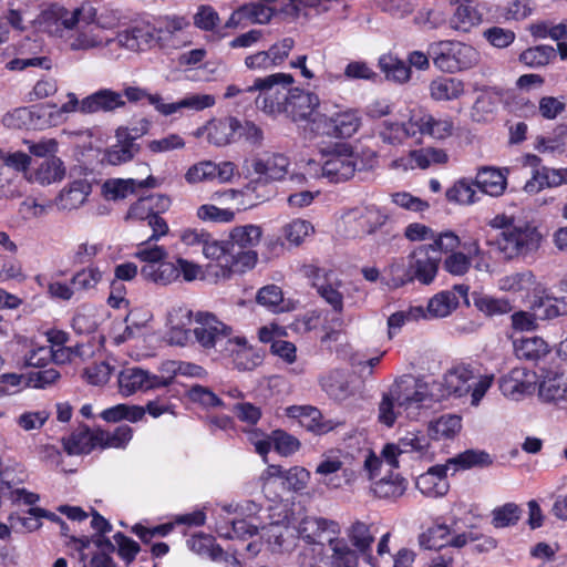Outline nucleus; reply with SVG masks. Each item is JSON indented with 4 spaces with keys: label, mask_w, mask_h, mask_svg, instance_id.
<instances>
[{
    "label": "nucleus",
    "mask_w": 567,
    "mask_h": 567,
    "mask_svg": "<svg viewBox=\"0 0 567 567\" xmlns=\"http://www.w3.org/2000/svg\"><path fill=\"white\" fill-rule=\"evenodd\" d=\"M293 83L289 73H271L265 79H257L254 87L262 94V109L269 114L285 112L305 133L315 135V122L321 120L323 107L318 95L299 87L288 89Z\"/></svg>",
    "instance_id": "nucleus-1"
},
{
    "label": "nucleus",
    "mask_w": 567,
    "mask_h": 567,
    "mask_svg": "<svg viewBox=\"0 0 567 567\" xmlns=\"http://www.w3.org/2000/svg\"><path fill=\"white\" fill-rule=\"evenodd\" d=\"M416 386L409 390L411 395L417 396L414 403L425 401L430 409L432 403L440 402L451 395L462 398L471 394V404L477 406L492 386L494 377L492 374H476L467 365H457L449 370L442 380L426 382L416 379Z\"/></svg>",
    "instance_id": "nucleus-2"
},
{
    "label": "nucleus",
    "mask_w": 567,
    "mask_h": 567,
    "mask_svg": "<svg viewBox=\"0 0 567 567\" xmlns=\"http://www.w3.org/2000/svg\"><path fill=\"white\" fill-rule=\"evenodd\" d=\"M488 226L494 234L488 244L506 259H515L535 252L542 243V234L533 224L506 214L494 216Z\"/></svg>",
    "instance_id": "nucleus-3"
},
{
    "label": "nucleus",
    "mask_w": 567,
    "mask_h": 567,
    "mask_svg": "<svg viewBox=\"0 0 567 567\" xmlns=\"http://www.w3.org/2000/svg\"><path fill=\"white\" fill-rule=\"evenodd\" d=\"M441 255L435 245H420L405 259L394 260L388 267L392 286L401 287L413 281L431 285L439 272Z\"/></svg>",
    "instance_id": "nucleus-4"
},
{
    "label": "nucleus",
    "mask_w": 567,
    "mask_h": 567,
    "mask_svg": "<svg viewBox=\"0 0 567 567\" xmlns=\"http://www.w3.org/2000/svg\"><path fill=\"white\" fill-rule=\"evenodd\" d=\"M416 383V379L403 377L395 381L388 393H383L378 409V420L381 424L391 427L401 412H405L410 419H417L422 410L429 409L425 401L414 403L417 396L411 395L409 390L414 389Z\"/></svg>",
    "instance_id": "nucleus-5"
},
{
    "label": "nucleus",
    "mask_w": 567,
    "mask_h": 567,
    "mask_svg": "<svg viewBox=\"0 0 567 567\" xmlns=\"http://www.w3.org/2000/svg\"><path fill=\"white\" fill-rule=\"evenodd\" d=\"M202 251L207 259L217 261L220 271L216 276L228 278L233 272H244L257 262L256 251H237L228 241H218L212 237L203 245Z\"/></svg>",
    "instance_id": "nucleus-6"
},
{
    "label": "nucleus",
    "mask_w": 567,
    "mask_h": 567,
    "mask_svg": "<svg viewBox=\"0 0 567 567\" xmlns=\"http://www.w3.org/2000/svg\"><path fill=\"white\" fill-rule=\"evenodd\" d=\"M430 442L421 432L410 431L394 443H386L382 450V458L391 467H400L412 461H419L427 456Z\"/></svg>",
    "instance_id": "nucleus-7"
},
{
    "label": "nucleus",
    "mask_w": 567,
    "mask_h": 567,
    "mask_svg": "<svg viewBox=\"0 0 567 567\" xmlns=\"http://www.w3.org/2000/svg\"><path fill=\"white\" fill-rule=\"evenodd\" d=\"M313 124L316 136L346 138L357 133L361 125V117L357 110L341 109L339 106L329 109L326 105L321 120Z\"/></svg>",
    "instance_id": "nucleus-8"
},
{
    "label": "nucleus",
    "mask_w": 567,
    "mask_h": 567,
    "mask_svg": "<svg viewBox=\"0 0 567 567\" xmlns=\"http://www.w3.org/2000/svg\"><path fill=\"white\" fill-rule=\"evenodd\" d=\"M196 327L193 334L198 344L206 351L214 350L219 354L234 337V329L220 321L214 313L199 311L195 315Z\"/></svg>",
    "instance_id": "nucleus-9"
},
{
    "label": "nucleus",
    "mask_w": 567,
    "mask_h": 567,
    "mask_svg": "<svg viewBox=\"0 0 567 567\" xmlns=\"http://www.w3.org/2000/svg\"><path fill=\"white\" fill-rule=\"evenodd\" d=\"M323 156L322 177L331 183H342L352 178L360 163L359 155L349 144H337Z\"/></svg>",
    "instance_id": "nucleus-10"
},
{
    "label": "nucleus",
    "mask_w": 567,
    "mask_h": 567,
    "mask_svg": "<svg viewBox=\"0 0 567 567\" xmlns=\"http://www.w3.org/2000/svg\"><path fill=\"white\" fill-rule=\"evenodd\" d=\"M389 219V215L377 205L354 207L342 215L349 237L374 234Z\"/></svg>",
    "instance_id": "nucleus-11"
},
{
    "label": "nucleus",
    "mask_w": 567,
    "mask_h": 567,
    "mask_svg": "<svg viewBox=\"0 0 567 567\" xmlns=\"http://www.w3.org/2000/svg\"><path fill=\"white\" fill-rule=\"evenodd\" d=\"M172 381L173 375H157L141 368L132 367L121 371L118 375V388L123 395L128 396L137 391H148L168 386Z\"/></svg>",
    "instance_id": "nucleus-12"
},
{
    "label": "nucleus",
    "mask_w": 567,
    "mask_h": 567,
    "mask_svg": "<svg viewBox=\"0 0 567 567\" xmlns=\"http://www.w3.org/2000/svg\"><path fill=\"white\" fill-rule=\"evenodd\" d=\"M303 274L312 282L319 296L329 303L337 312L343 309V296L339 291L340 281L336 278L333 271L319 268L313 265L303 267Z\"/></svg>",
    "instance_id": "nucleus-13"
},
{
    "label": "nucleus",
    "mask_w": 567,
    "mask_h": 567,
    "mask_svg": "<svg viewBox=\"0 0 567 567\" xmlns=\"http://www.w3.org/2000/svg\"><path fill=\"white\" fill-rule=\"evenodd\" d=\"M220 355L238 371H252L262 362L261 353L243 334H234Z\"/></svg>",
    "instance_id": "nucleus-14"
},
{
    "label": "nucleus",
    "mask_w": 567,
    "mask_h": 567,
    "mask_svg": "<svg viewBox=\"0 0 567 567\" xmlns=\"http://www.w3.org/2000/svg\"><path fill=\"white\" fill-rule=\"evenodd\" d=\"M290 159L280 153L266 154L262 157L255 158L252 169L259 176L258 179L251 181L246 190H256L257 185L264 182H278L285 178L289 173Z\"/></svg>",
    "instance_id": "nucleus-15"
},
{
    "label": "nucleus",
    "mask_w": 567,
    "mask_h": 567,
    "mask_svg": "<svg viewBox=\"0 0 567 567\" xmlns=\"http://www.w3.org/2000/svg\"><path fill=\"white\" fill-rule=\"evenodd\" d=\"M412 125L416 126V136H430L445 140L454 133L455 125L451 116H434L423 109L412 110Z\"/></svg>",
    "instance_id": "nucleus-16"
},
{
    "label": "nucleus",
    "mask_w": 567,
    "mask_h": 567,
    "mask_svg": "<svg viewBox=\"0 0 567 567\" xmlns=\"http://www.w3.org/2000/svg\"><path fill=\"white\" fill-rule=\"evenodd\" d=\"M234 174L235 165L231 162L215 163L212 161H200L188 167L184 178L189 185L216 179L219 183H228Z\"/></svg>",
    "instance_id": "nucleus-17"
},
{
    "label": "nucleus",
    "mask_w": 567,
    "mask_h": 567,
    "mask_svg": "<svg viewBox=\"0 0 567 567\" xmlns=\"http://www.w3.org/2000/svg\"><path fill=\"white\" fill-rule=\"evenodd\" d=\"M537 375L526 368H514L499 380V390L506 398L519 401L535 391Z\"/></svg>",
    "instance_id": "nucleus-18"
},
{
    "label": "nucleus",
    "mask_w": 567,
    "mask_h": 567,
    "mask_svg": "<svg viewBox=\"0 0 567 567\" xmlns=\"http://www.w3.org/2000/svg\"><path fill=\"white\" fill-rule=\"evenodd\" d=\"M430 55L433 59V64L441 71H451L457 65V71H464L472 66V63L477 59V52L471 45L463 43L452 44L447 52H436L434 47H431Z\"/></svg>",
    "instance_id": "nucleus-19"
},
{
    "label": "nucleus",
    "mask_w": 567,
    "mask_h": 567,
    "mask_svg": "<svg viewBox=\"0 0 567 567\" xmlns=\"http://www.w3.org/2000/svg\"><path fill=\"white\" fill-rule=\"evenodd\" d=\"M286 414L289 417L298 419L303 427L319 435L326 434L340 425V422L326 419L317 408L311 405H290L286 408Z\"/></svg>",
    "instance_id": "nucleus-20"
},
{
    "label": "nucleus",
    "mask_w": 567,
    "mask_h": 567,
    "mask_svg": "<svg viewBox=\"0 0 567 567\" xmlns=\"http://www.w3.org/2000/svg\"><path fill=\"white\" fill-rule=\"evenodd\" d=\"M161 33L162 30L148 23H143L120 32L116 41L120 47L138 51L156 45L161 40Z\"/></svg>",
    "instance_id": "nucleus-21"
},
{
    "label": "nucleus",
    "mask_w": 567,
    "mask_h": 567,
    "mask_svg": "<svg viewBox=\"0 0 567 567\" xmlns=\"http://www.w3.org/2000/svg\"><path fill=\"white\" fill-rule=\"evenodd\" d=\"M341 532L340 525L333 519L318 516H306L298 525V534L309 544L319 543L322 538L338 536Z\"/></svg>",
    "instance_id": "nucleus-22"
},
{
    "label": "nucleus",
    "mask_w": 567,
    "mask_h": 567,
    "mask_svg": "<svg viewBox=\"0 0 567 567\" xmlns=\"http://www.w3.org/2000/svg\"><path fill=\"white\" fill-rule=\"evenodd\" d=\"M150 104L164 116L172 115L183 109L203 111L215 104V97L210 94H192L174 103H164L162 96L150 97Z\"/></svg>",
    "instance_id": "nucleus-23"
},
{
    "label": "nucleus",
    "mask_w": 567,
    "mask_h": 567,
    "mask_svg": "<svg viewBox=\"0 0 567 567\" xmlns=\"http://www.w3.org/2000/svg\"><path fill=\"white\" fill-rule=\"evenodd\" d=\"M115 137L116 143L105 151L104 159L111 165L132 161L140 152V146L135 143L136 136H133L127 127H118Z\"/></svg>",
    "instance_id": "nucleus-24"
},
{
    "label": "nucleus",
    "mask_w": 567,
    "mask_h": 567,
    "mask_svg": "<svg viewBox=\"0 0 567 567\" xmlns=\"http://www.w3.org/2000/svg\"><path fill=\"white\" fill-rule=\"evenodd\" d=\"M295 41L285 38L270 47L268 51H261L246 58V65L249 69H269L280 66L292 50Z\"/></svg>",
    "instance_id": "nucleus-25"
},
{
    "label": "nucleus",
    "mask_w": 567,
    "mask_h": 567,
    "mask_svg": "<svg viewBox=\"0 0 567 567\" xmlns=\"http://www.w3.org/2000/svg\"><path fill=\"white\" fill-rule=\"evenodd\" d=\"M91 192L92 186L86 179H76L59 192L53 204L63 212L79 209L86 202Z\"/></svg>",
    "instance_id": "nucleus-26"
},
{
    "label": "nucleus",
    "mask_w": 567,
    "mask_h": 567,
    "mask_svg": "<svg viewBox=\"0 0 567 567\" xmlns=\"http://www.w3.org/2000/svg\"><path fill=\"white\" fill-rule=\"evenodd\" d=\"M157 186V179L152 175L142 181L134 178H113L107 179L103 184L102 193L106 199L117 200L134 194L137 188H155Z\"/></svg>",
    "instance_id": "nucleus-27"
},
{
    "label": "nucleus",
    "mask_w": 567,
    "mask_h": 567,
    "mask_svg": "<svg viewBox=\"0 0 567 567\" xmlns=\"http://www.w3.org/2000/svg\"><path fill=\"white\" fill-rule=\"evenodd\" d=\"M449 465H435L416 478V488L425 496L439 497L449 491L446 473Z\"/></svg>",
    "instance_id": "nucleus-28"
},
{
    "label": "nucleus",
    "mask_w": 567,
    "mask_h": 567,
    "mask_svg": "<svg viewBox=\"0 0 567 567\" xmlns=\"http://www.w3.org/2000/svg\"><path fill=\"white\" fill-rule=\"evenodd\" d=\"M324 564L329 567H358L359 553L344 538L329 537Z\"/></svg>",
    "instance_id": "nucleus-29"
},
{
    "label": "nucleus",
    "mask_w": 567,
    "mask_h": 567,
    "mask_svg": "<svg viewBox=\"0 0 567 567\" xmlns=\"http://www.w3.org/2000/svg\"><path fill=\"white\" fill-rule=\"evenodd\" d=\"M430 53L426 54L422 51H413L408 56L409 65L405 61L399 59L392 53H386L380 56L379 68L381 71H410L411 68L417 70H426L430 66Z\"/></svg>",
    "instance_id": "nucleus-30"
},
{
    "label": "nucleus",
    "mask_w": 567,
    "mask_h": 567,
    "mask_svg": "<svg viewBox=\"0 0 567 567\" xmlns=\"http://www.w3.org/2000/svg\"><path fill=\"white\" fill-rule=\"evenodd\" d=\"M536 277L530 270L508 274L497 281L499 290L522 296H528L536 289Z\"/></svg>",
    "instance_id": "nucleus-31"
},
{
    "label": "nucleus",
    "mask_w": 567,
    "mask_h": 567,
    "mask_svg": "<svg viewBox=\"0 0 567 567\" xmlns=\"http://www.w3.org/2000/svg\"><path fill=\"white\" fill-rule=\"evenodd\" d=\"M537 320H553L567 315V300L550 295L535 297L530 306Z\"/></svg>",
    "instance_id": "nucleus-32"
},
{
    "label": "nucleus",
    "mask_w": 567,
    "mask_h": 567,
    "mask_svg": "<svg viewBox=\"0 0 567 567\" xmlns=\"http://www.w3.org/2000/svg\"><path fill=\"white\" fill-rule=\"evenodd\" d=\"M99 430L91 431L81 427L64 440V449L71 455L89 454L95 447H100Z\"/></svg>",
    "instance_id": "nucleus-33"
},
{
    "label": "nucleus",
    "mask_w": 567,
    "mask_h": 567,
    "mask_svg": "<svg viewBox=\"0 0 567 567\" xmlns=\"http://www.w3.org/2000/svg\"><path fill=\"white\" fill-rule=\"evenodd\" d=\"M124 105L121 94L110 90H101L83 99L80 105L82 113L112 111Z\"/></svg>",
    "instance_id": "nucleus-34"
},
{
    "label": "nucleus",
    "mask_w": 567,
    "mask_h": 567,
    "mask_svg": "<svg viewBox=\"0 0 567 567\" xmlns=\"http://www.w3.org/2000/svg\"><path fill=\"white\" fill-rule=\"evenodd\" d=\"M506 176L501 169L482 167L475 177V186L489 196H501L506 188Z\"/></svg>",
    "instance_id": "nucleus-35"
},
{
    "label": "nucleus",
    "mask_w": 567,
    "mask_h": 567,
    "mask_svg": "<svg viewBox=\"0 0 567 567\" xmlns=\"http://www.w3.org/2000/svg\"><path fill=\"white\" fill-rule=\"evenodd\" d=\"M262 230L257 225H244L235 227L229 235V246L237 251H255L254 248L261 239Z\"/></svg>",
    "instance_id": "nucleus-36"
},
{
    "label": "nucleus",
    "mask_w": 567,
    "mask_h": 567,
    "mask_svg": "<svg viewBox=\"0 0 567 567\" xmlns=\"http://www.w3.org/2000/svg\"><path fill=\"white\" fill-rule=\"evenodd\" d=\"M371 526L357 520L347 530V536L351 544L355 547V550L365 556L367 561L375 567L373 558L370 555L371 546L374 542V535L371 532Z\"/></svg>",
    "instance_id": "nucleus-37"
},
{
    "label": "nucleus",
    "mask_w": 567,
    "mask_h": 567,
    "mask_svg": "<svg viewBox=\"0 0 567 567\" xmlns=\"http://www.w3.org/2000/svg\"><path fill=\"white\" fill-rule=\"evenodd\" d=\"M274 12L275 9L268 4L260 2L247 3L233 12L227 24H237L245 20L254 23H267L270 21Z\"/></svg>",
    "instance_id": "nucleus-38"
},
{
    "label": "nucleus",
    "mask_w": 567,
    "mask_h": 567,
    "mask_svg": "<svg viewBox=\"0 0 567 567\" xmlns=\"http://www.w3.org/2000/svg\"><path fill=\"white\" fill-rule=\"evenodd\" d=\"M322 390L333 400L343 401L352 394L348 374L342 370H333L320 379Z\"/></svg>",
    "instance_id": "nucleus-39"
},
{
    "label": "nucleus",
    "mask_w": 567,
    "mask_h": 567,
    "mask_svg": "<svg viewBox=\"0 0 567 567\" xmlns=\"http://www.w3.org/2000/svg\"><path fill=\"white\" fill-rule=\"evenodd\" d=\"M238 128V120L234 117L210 121L206 126L207 141L216 146L230 143Z\"/></svg>",
    "instance_id": "nucleus-40"
},
{
    "label": "nucleus",
    "mask_w": 567,
    "mask_h": 567,
    "mask_svg": "<svg viewBox=\"0 0 567 567\" xmlns=\"http://www.w3.org/2000/svg\"><path fill=\"white\" fill-rule=\"evenodd\" d=\"M141 276L148 281L166 286L179 278L178 267L171 261L144 265L141 268Z\"/></svg>",
    "instance_id": "nucleus-41"
},
{
    "label": "nucleus",
    "mask_w": 567,
    "mask_h": 567,
    "mask_svg": "<svg viewBox=\"0 0 567 567\" xmlns=\"http://www.w3.org/2000/svg\"><path fill=\"white\" fill-rule=\"evenodd\" d=\"M481 21L482 13L480 12L475 1L464 0L456 7L455 12L451 19V24L456 30L467 32L473 27L480 24Z\"/></svg>",
    "instance_id": "nucleus-42"
},
{
    "label": "nucleus",
    "mask_w": 567,
    "mask_h": 567,
    "mask_svg": "<svg viewBox=\"0 0 567 567\" xmlns=\"http://www.w3.org/2000/svg\"><path fill=\"white\" fill-rule=\"evenodd\" d=\"M408 487V482L400 474H390L375 481L371 491L378 498L396 499L401 497Z\"/></svg>",
    "instance_id": "nucleus-43"
},
{
    "label": "nucleus",
    "mask_w": 567,
    "mask_h": 567,
    "mask_svg": "<svg viewBox=\"0 0 567 567\" xmlns=\"http://www.w3.org/2000/svg\"><path fill=\"white\" fill-rule=\"evenodd\" d=\"M473 305L487 317L503 316L513 310L507 298H498L484 292H473Z\"/></svg>",
    "instance_id": "nucleus-44"
},
{
    "label": "nucleus",
    "mask_w": 567,
    "mask_h": 567,
    "mask_svg": "<svg viewBox=\"0 0 567 567\" xmlns=\"http://www.w3.org/2000/svg\"><path fill=\"white\" fill-rule=\"evenodd\" d=\"M430 91L435 101H450L464 92V84L460 79L440 75L431 82Z\"/></svg>",
    "instance_id": "nucleus-45"
},
{
    "label": "nucleus",
    "mask_w": 567,
    "mask_h": 567,
    "mask_svg": "<svg viewBox=\"0 0 567 567\" xmlns=\"http://www.w3.org/2000/svg\"><path fill=\"white\" fill-rule=\"evenodd\" d=\"M513 344L518 359L536 361L549 352L547 342L540 337L520 338Z\"/></svg>",
    "instance_id": "nucleus-46"
},
{
    "label": "nucleus",
    "mask_w": 567,
    "mask_h": 567,
    "mask_svg": "<svg viewBox=\"0 0 567 567\" xmlns=\"http://www.w3.org/2000/svg\"><path fill=\"white\" fill-rule=\"evenodd\" d=\"M64 173L62 161L56 157H51L43 161L40 166L29 175L28 179L41 185H49L61 181Z\"/></svg>",
    "instance_id": "nucleus-47"
},
{
    "label": "nucleus",
    "mask_w": 567,
    "mask_h": 567,
    "mask_svg": "<svg viewBox=\"0 0 567 567\" xmlns=\"http://www.w3.org/2000/svg\"><path fill=\"white\" fill-rule=\"evenodd\" d=\"M458 298L454 291H442L432 297L427 303L425 318H444L458 306Z\"/></svg>",
    "instance_id": "nucleus-48"
},
{
    "label": "nucleus",
    "mask_w": 567,
    "mask_h": 567,
    "mask_svg": "<svg viewBox=\"0 0 567 567\" xmlns=\"http://www.w3.org/2000/svg\"><path fill=\"white\" fill-rule=\"evenodd\" d=\"M380 136L383 142L392 145L400 144L408 137H416V126L412 125V110L410 111L408 122H384Z\"/></svg>",
    "instance_id": "nucleus-49"
},
{
    "label": "nucleus",
    "mask_w": 567,
    "mask_h": 567,
    "mask_svg": "<svg viewBox=\"0 0 567 567\" xmlns=\"http://www.w3.org/2000/svg\"><path fill=\"white\" fill-rule=\"evenodd\" d=\"M462 427V419L455 414H445L430 422L429 434L434 440L451 439Z\"/></svg>",
    "instance_id": "nucleus-50"
},
{
    "label": "nucleus",
    "mask_w": 567,
    "mask_h": 567,
    "mask_svg": "<svg viewBox=\"0 0 567 567\" xmlns=\"http://www.w3.org/2000/svg\"><path fill=\"white\" fill-rule=\"evenodd\" d=\"M567 394V383L561 375H547L539 383L538 396L542 401L550 403L565 400Z\"/></svg>",
    "instance_id": "nucleus-51"
},
{
    "label": "nucleus",
    "mask_w": 567,
    "mask_h": 567,
    "mask_svg": "<svg viewBox=\"0 0 567 567\" xmlns=\"http://www.w3.org/2000/svg\"><path fill=\"white\" fill-rule=\"evenodd\" d=\"M99 324V311L89 305L79 307L72 319V328L79 334H90L97 329Z\"/></svg>",
    "instance_id": "nucleus-52"
},
{
    "label": "nucleus",
    "mask_w": 567,
    "mask_h": 567,
    "mask_svg": "<svg viewBox=\"0 0 567 567\" xmlns=\"http://www.w3.org/2000/svg\"><path fill=\"white\" fill-rule=\"evenodd\" d=\"M411 168L426 169L433 164H444L449 156L442 148L424 147L411 151L409 154Z\"/></svg>",
    "instance_id": "nucleus-53"
},
{
    "label": "nucleus",
    "mask_w": 567,
    "mask_h": 567,
    "mask_svg": "<svg viewBox=\"0 0 567 567\" xmlns=\"http://www.w3.org/2000/svg\"><path fill=\"white\" fill-rule=\"evenodd\" d=\"M449 542L450 528L445 524H434L419 536L420 546L429 550H439L447 546Z\"/></svg>",
    "instance_id": "nucleus-54"
},
{
    "label": "nucleus",
    "mask_w": 567,
    "mask_h": 567,
    "mask_svg": "<svg viewBox=\"0 0 567 567\" xmlns=\"http://www.w3.org/2000/svg\"><path fill=\"white\" fill-rule=\"evenodd\" d=\"M557 51L550 45L528 48L519 54L520 63L526 68H544L555 60Z\"/></svg>",
    "instance_id": "nucleus-55"
},
{
    "label": "nucleus",
    "mask_w": 567,
    "mask_h": 567,
    "mask_svg": "<svg viewBox=\"0 0 567 567\" xmlns=\"http://www.w3.org/2000/svg\"><path fill=\"white\" fill-rule=\"evenodd\" d=\"M497 105L498 97L483 92L476 97L471 109V118L477 123L489 122L494 117Z\"/></svg>",
    "instance_id": "nucleus-56"
},
{
    "label": "nucleus",
    "mask_w": 567,
    "mask_h": 567,
    "mask_svg": "<svg viewBox=\"0 0 567 567\" xmlns=\"http://www.w3.org/2000/svg\"><path fill=\"white\" fill-rule=\"evenodd\" d=\"M133 429L130 425H118L113 432L99 430L100 447L124 449L132 440Z\"/></svg>",
    "instance_id": "nucleus-57"
},
{
    "label": "nucleus",
    "mask_w": 567,
    "mask_h": 567,
    "mask_svg": "<svg viewBox=\"0 0 567 567\" xmlns=\"http://www.w3.org/2000/svg\"><path fill=\"white\" fill-rule=\"evenodd\" d=\"M474 187L475 182L470 183L467 179H461L446 190V199L460 205L474 204L476 200V190Z\"/></svg>",
    "instance_id": "nucleus-58"
},
{
    "label": "nucleus",
    "mask_w": 567,
    "mask_h": 567,
    "mask_svg": "<svg viewBox=\"0 0 567 567\" xmlns=\"http://www.w3.org/2000/svg\"><path fill=\"white\" fill-rule=\"evenodd\" d=\"M421 317H426L422 307H413L405 311L392 313L388 319L389 338L391 339L398 334L406 322L417 320Z\"/></svg>",
    "instance_id": "nucleus-59"
},
{
    "label": "nucleus",
    "mask_w": 567,
    "mask_h": 567,
    "mask_svg": "<svg viewBox=\"0 0 567 567\" xmlns=\"http://www.w3.org/2000/svg\"><path fill=\"white\" fill-rule=\"evenodd\" d=\"M256 300L259 305L274 312L284 310V293L281 288L276 285H267L260 288L257 292Z\"/></svg>",
    "instance_id": "nucleus-60"
},
{
    "label": "nucleus",
    "mask_w": 567,
    "mask_h": 567,
    "mask_svg": "<svg viewBox=\"0 0 567 567\" xmlns=\"http://www.w3.org/2000/svg\"><path fill=\"white\" fill-rule=\"evenodd\" d=\"M156 241L146 239L137 245L135 257L145 265L158 264L166 259L168 252L163 246L155 244Z\"/></svg>",
    "instance_id": "nucleus-61"
},
{
    "label": "nucleus",
    "mask_w": 567,
    "mask_h": 567,
    "mask_svg": "<svg viewBox=\"0 0 567 567\" xmlns=\"http://www.w3.org/2000/svg\"><path fill=\"white\" fill-rule=\"evenodd\" d=\"M285 238L295 246L300 245L306 237L313 233V226L310 221L296 218L288 223L284 229Z\"/></svg>",
    "instance_id": "nucleus-62"
},
{
    "label": "nucleus",
    "mask_w": 567,
    "mask_h": 567,
    "mask_svg": "<svg viewBox=\"0 0 567 567\" xmlns=\"http://www.w3.org/2000/svg\"><path fill=\"white\" fill-rule=\"evenodd\" d=\"M520 508L515 503H506L493 511V525L496 528H505L515 525L520 518Z\"/></svg>",
    "instance_id": "nucleus-63"
},
{
    "label": "nucleus",
    "mask_w": 567,
    "mask_h": 567,
    "mask_svg": "<svg viewBox=\"0 0 567 567\" xmlns=\"http://www.w3.org/2000/svg\"><path fill=\"white\" fill-rule=\"evenodd\" d=\"M94 544L99 550L93 554L90 560V567H116L113 558L110 556L115 550V545L107 538L99 536Z\"/></svg>",
    "instance_id": "nucleus-64"
}]
</instances>
